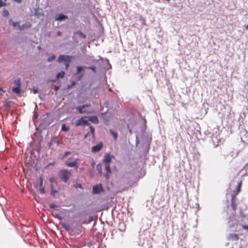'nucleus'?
I'll return each instance as SVG.
<instances>
[{"label":"nucleus","instance_id":"nucleus-50","mask_svg":"<svg viewBox=\"0 0 248 248\" xmlns=\"http://www.w3.org/2000/svg\"><path fill=\"white\" fill-rule=\"evenodd\" d=\"M5 2L7 0H4Z\"/></svg>","mask_w":248,"mask_h":248},{"label":"nucleus","instance_id":"nucleus-44","mask_svg":"<svg viewBox=\"0 0 248 248\" xmlns=\"http://www.w3.org/2000/svg\"><path fill=\"white\" fill-rule=\"evenodd\" d=\"M55 164V162H53L52 163H50L48 165H54Z\"/></svg>","mask_w":248,"mask_h":248},{"label":"nucleus","instance_id":"nucleus-19","mask_svg":"<svg viewBox=\"0 0 248 248\" xmlns=\"http://www.w3.org/2000/svg\"><path fill=\"white\" fill-rule=\"evenodd\" d=\"M62 227L66 231H70L71 230V228L69 225L66 224V223H63L62 224Z\"/></svg>","mask_w":248,"mask_h":248},{"label":"nucleus","instance_id":"nucleus-39","mask_svg":"<svg viewBox=\"0 0 248 248\" xmlns=\"http://www.w3.org/2000/svg\"><path fill=\"white\" fill-rule=\"evenodd\" d=\"M82 106L85 108V107H90V104H86L83 105Z\"/></svg>","mask_w":248,"mask_h":248},{"label":"nucleus","instance_id":"nucleus-36","mask_svg":"<svg viewBox=\"0 0 248 248\" xmlns=\"http://www.w3.org/2000/svg\"><path fill=\"white\" fill-rule=\"evenodd\" d=\"M40 191L41 193H42V194L45 193V188L44 187H43V186L40 188Z\"/></svg>","mask_w":248,"mask_h":248},{"label":"nucleus","instance_id":"nucleus-17","mask_svg":"<svg viewBox=\"0 0 248 248\" xmlns=\"http://www.w3.org/2000/svg\"><path fill=\"white\" fill-rule=\"evenodd\" d=\"M230 238L233 240H237L239 239V236L237 234L231 233L230 235Z\"/></svg>","mask_w":248,"mask_h":248},{"label":"nucleus","instance_id":"nucleus-9","mask_svg":"<svg viewBox=\"0 0 248 248\" xmlns=\"http://www.w3.org/2000/svg\"><path fill=\"white\" fill-rule=\"evenodd\" d=\"M54 144H56V146H58L60 145V142L57 137H53L50 142L49 143V146L50 147Z\"/></svg>","mask_w":248,"mask_h":248},{"label":"nucleus","instance_id":"nucleus-24","mask_svg":"<svg viewBox=\"0 0 248 248\" xmlns=\"http://www.w3.org/2000/svg\"><path fill=\"white\" fill-rule=\"evenodd\" d=\"M231 206L232 209L235 211L237 208V205L235 202H231Z\"/></svg>","mask_w":248,"mask_h":248},{"label":"nucleus","instance_id":"nucleus-51","mask_svg":"<svg viewBox=\"0 0 248 248\" xmlns=\"http://www.w3.org/2000/svg\"><path fill=\"white\" fill-rule=\"evenodd\" d=\"M247 133H248V131L247 132Z\"/></svg>","mask_w":248,"mask_h":248},{"label":"nucleus","instance_id":"nucleus-18","mask_svg":"<svg viewBox=\"0 0 248 248\" xmlns=\"http://www.w3.org/2000/svg\"><path fill=\"white\" fill-rule=\"evenodd\" d=\"M89 128H90V131L87 133V135H92L93 136H94V128L92 126H90Z\"/></svg>","mask_w":248,"mask_h":248},{"label":"nucleus","instance_id":"nucleus-38","mask_svg":"<svg viewBox=\"0 0 248 248\" xmlns=\"http://www.w3.org/2000/svg\"><path fill=\"white\" fill-rule=\"evenodd\" d=\"M56 207H57V205H56L55 204H51L49 205V207L52 209H53Z\"/></svg>","mask_w":248,"mask_h":248},{"label":"nucleus","instance_id":"nucleus-34","mask_svg":"<svg viewBox=\"0 0 248 248\" xmlns=\"http://www.w3.org/2000/svg\"><path fill=\"white\" fill-rule=\"evenodd\" d=\"M76 84V82L75 81H73L72 82V83L71 85H68L67 86V89H70V88H71L73 86H74Z\"/></svg>","mask_w":248,"mask_h":248},{"label":"nucleus","instance_id":"nucleus-46","mask_svg":"<svg viewBox=\"0 0 248 248\" xmlns=\"http://www.w3.org/2000/svg\"><path fill=\"white\" fill-rule=\"evenodd\" d=\"M245 167H248V163L247 164H246Z\"/></svg>","mask_w":248,"mask_h":248},{"label":"nucleus","instance_id":"nucleus-32","mask_svg":"<svg viewBox=\"0 0 248 248\" xmlns=\"http://www.w3.org/2000/svg\"><path fill=\"white\" fill-rule=\"evenodd\" d=\"M53 216L56 218H58L59 219H60L61 218V217H60L59 214L55 213V214H53Z\"/></svg>","mask_w":248,"mask_h":248},{"label":"nucleus","instance_id":"nucleus-16","mask_svg":"<svg viewBox=\"0 0 248 248\" xmlns=\"http://www.w3.org/2000/svg\"><path fill=\"white\" fill-rule=\"evenodd\" d=\"M109 132L110 134L112 135V136L113 137L114 140H116L118 137V134L117 132L113 131L111 129L109 130Z\"/></svg>","mask_w":248,"mask_h":248},{"label":"nucleus","instance_id":"nucleus-14","mask_svg":"<svg viewBox=\"0 0 248 248\" xmlns=\"http://www.w3.org/2000/svg\"><path fill=\"white\" fill-rule=\"evenodd\" d=\"M77 109L80 114L88 113L87 110L84 109V108L82 106H80L77 108Z\"/></svg>","mask_w":248,"mask_h":248},{"label":"nucleus","instance_id":"nucleus-22","mask_svg":"<svg viewBox=\"0 0 248 248\" xmlns=\"http://www.w3.org/2000/svg\"><path fill=\"white\" fill-rule=\"evenodd\" d=\"M21 27H22L23 30H24L25 29L31 28V24L30 23H28L27 24L22 25Z\"/></svg>","mask_w":248,"mask_h":248},{"label":"nucleus","instance_id":"nucleus-35","mask_svg":"<svg viewBox=\"0 0 248 248\" xmlns=\"http://www.w3.org/2000/svg\"><path fill=\"white\" fill-rule=\"evenodd\" d=\"M40 186L41 187L43 186V179L42 177H40V183H39Z\"/></svg>","mask_w":248,"mask_h":248},{"label":"nucleus","instance_id":"nucleus-20","mask_svg":"<svg viewBox=\"0 0 248 248\" xmlns=\"http://www.w3.org/2000/svg\"><path fill=\"white\" fill-rule=\"evenodd\" d=\"M69 130V126H67L65 124H63L62 125L61 130L65 132H67Z\"/></svg>","mask_w":248,"mask_h":248},{"label":"nucleus","instance_id":"nucleus-12","mask_svg":"<svg viewBox=\"0 0 248 248\" xmlns=\"http://www.w3.org/2000/svg\"><path fill=\"white\" fill-rule=\"evenodd\" d=\"M242 181L239 182L236 186L235 189L233 190V193L235 194H238L241 191L242 186Z\"/></svg>","mask_w":248,"mask_h":248},{"label":"nucleus","instance_id":"nucleus-43","mask_svg":"<svg viewBox=\"0 0 248 248\" xmlns=\"http://www.w3.org/2000/svg\"><path fill=\"white\" fill-rule=\"evenodd\" d=\"M4 92L5 91L3 90H0V95H2Z\"/></svg>","mask_w":248,"mask_h":248},{"label":"nucleus","instance_id":"nucleus-48","mask_svg":"<svg viewBox=\"0 0 248 248\" xmlns=\"http://www.w3.org/2000/svg\"><path fill=\"white\" fill-rule=\"evenodd\" d=\"M34 93H37V90H34Z\"/></svg>","mask_w":248,"mask_h":248},{"label":"nucleus","instance_id":"nucleus-7","mask_svg":"<svg viewBox=\"0 0 248 248\" xmlns=\"http://www.w3.org/2000/svg\"><path fill=\"white\" fill-rule=\"evenodd\" d=\"M103 145L102 142L99 143L98 144L94 145L92 148V152L93 153H96L100 151L103 148Z\"/></svg>","mask_w":248,"mask_h":248},{"label":"nucleus","instance_id":"nucleus-27","mask_svg":"<svg viewBox=\"0 0 248 248\" xmlns=\"http://www.w3.org/2000/svg\"><path fill=\"white\" fill-rule=\"evenodd\" d=\"M11 25L14 27H18V26L19 25V22H12L11 23Z\"/></svg>","mask_w":248,"mask_h":248},{"label":"nucleus","instance_id":"nucleus-23","mask_svg":"<svg viewBox=\"0 0 248 248\" xmlns=\"http://www.w3.org/2000/svg\"><path fill=\"white\" fill-rule=\"evenodd\" d=\"M14 83L16 86V87H20L21 86V81L20 79H16L15 80Z\"/></svg>","mask_w":248,"mask_h":248},{"label":"nucleus","instance_id":"nucleus-40","mask_svg":"<svg viewBox=\"0 0 248 248\" xmlns=\"http://www.w3.org/2000/svg\"><path fill=\"white\" fill-rule=\"evenodd\" d=\"M242 228H243L244 229L247 230V229H248V225H243V226H242Z\"/></svg>","mask_w":248,"mask_h":248},{"label":"nucleus","instance_id":"nucleus-41","mask_svg":"<svg viewBox=\"0 0 248 248\" xmlns=\"http://www.w3.org/2000/svg\"><path fill=\"white\" fill-rule=\"evenodd\" d=\"M62 34V32L60 31H58L57 32V35L58 36H61Z\"/></svg>","mask_w":248,"mask_h":248},{"label":"nucleus","instance_id":"nucleus-10","mask_svg":"<svg viewBox=\"0 0 248 248\" xmlns=\"http://www.w3.org/2000/svg\"><path fill=\"white\" fill-rule=\"evenodd\" d=\"M105 170L107 171V173L105 174V177L108 180L109 177V174L111 173V169L109 164H105Z\"/></svg>","mask_w":248,"mask_h":248},{"label":"nucleus","instance_id":"nucleus-1","mask_svg":"<svg viewBox=\"0 0 248 248\" xmlns=\"http://www.w3.org/2000/svg\"><path fill=\"white\" fill-rule=\"evenodd\" d=\"M72 56L64 55H60L58 59V62H63L65 65V69L67 70L72 61Z\"/></svg>","mask_w":248,"mask_h":248},{"label":"nucleus","instance_id":"nucleus-15","mask_svg":"<svg viewBox=\"0 0 248 248\" xmlns=\"http://www.w3.org/2000/svg\"><path fill=\"white\" fill-rule=\"evenodd\" d=\"M12 91H13V92H14L17 94H19L21 93L20 87H13L12 88Z\"/></svg>","mask_w":248,"mask_h":248},{"label":"nucleus","instance_id":"nucleus-45","mask_svg":"<svg viewBox=\"0 0 248 248\" xmlns=\"http://www.w3.org/2000/svg\"><path fill=\"white\" fill-rule=\"evenodd\" d=\"M129 185L130 186H133V184H131V183H129Z\"/></svg>","mask_w":248,"mask_h":248},{"label":"nucleus","instance_id":"nucleus-26","mask_svg":"<svg viewBox=\"0 0 248 248\" xmlns=\"http://www.w3.org/2000/svg\"><path fill=\"white\" fill-rule=\"evenodd\" d=\"M85 68H86V67L78 66L77 67V73H79L81 71H82Z\"/></svg>","mask_w":248,"mask_h":248},{"label":"nucleus","instance_id":"nucleus-25","mask_svg":"<svg viewBox=\"0 0 248 248\" xmlns=\"http://www.w3.org/2000/svg\"><path fill=\"white\" fill-rule=\"evenodd\" d=\"M237 194H235L233 193L232 196L231 202H235L236 200V196Z\"/></svg>","mask_w":248,"mask_h":248},{"label":"nucleus","instance_id":"nucleus-47","mask_svg":"<svg viewBox=\"0 0 248 248\" xmlns=\"http://www.w3.org/2000/svg\"><path fill=\"white\" fill-rule=\"evenodd\" d=\"M246 29L247 30H248V25L247 26H246Z\"/></svg>","mask_w":248,"mask_h":248},{"label":"nucleus","instance_id":"nucleus-30","mask_svg":"<svg viewBox=\"0 0 248 248\" xmlns=\"http://www.w3.org/2000/svg\"><path fill=\"white\" fill-rule=\"evenodd\" d=\"M3 14L4 16H7L9 15V12L8 10L5 9L3 11Z\"/></svg>","mask_w":248,"mask_h":248},{"label":"nucleus","instance_id":"nucleus-33","mask_svg":"<svg viewBox=\"0 0 248 248\" xmlns=\"http://www.w3.org/2000/svg\"><path fill=\"white\" fill-rule=\"evenodd\" d=\"M87 68L88 69H90L92 70L94 73L96 72V68L95 67H94V66L88 67Z\"/></svg>","mask_w":248,"mask_h":248},{"label":"nucleus","instance_id":"nucleus-4","mask_svg":"<svg viewBox=\"0 0 248 248\" xmlns=\"http://www.w3.org/2000/svg\"><path fill=\"white\" fill-rule=\"evenodd\" d=\"M87 117H82L80 119L77 120L75 122V124L77 126H80L81 125H88L90 124L88 119H87Z\"/></svg>","mask_w":248,"mask_h":248},{"label":"nucleus","instance_id":"nucleus-28","mask_svg":"<svg viewBox=\"0 0 248 248\" xmlns=\"http://www.w3.org/2000/svg\"><path fill=\"white\" fill-rule=\"evenodd\" d=\"M56 57L54 55H53L51 57L48 58L47 61L48 62H51L54 60H55Z\"/></svg>","mask_w":248,"mask_h":248},{"label":"nucleus","instance_id":"nucleus-6","mask_svg":"<svg viewBox=\"0 0 248 248\" xmlns=\"http://www.w3.org/2000/svg\"><path fill=\"white\" fill-rule=\"evenodd\" d=\"M103 191V188L101 184L94 185L93 187L92 192L93 194H97Z\"/></svg>","mask_w":248,"mask_h":248},{"label":"nucleus","instance_id":"nucleus-29","mask_svg":"<svg viewBox=\"0 0 248 248\" xmlns=\"http://www.w3.org/2000/svg\"><path fill=\"white\" fill-rule=\"evenodd\" d=\"M71 154V153L69 151H66L65 152L63 157H62V158H64V157H66L67 156L69 155H70Z\"/></svg>","mask_w":248,"mask_h":248},{"label":"nucleus","instance_id":"nucleus-11","mask_svg":"<svg viewBox=\"0 0 248 248\" xmlns=\"http://www.w3.org/2000/svg\"><path fill=\"white\" fill-rule=\"evenodd\" d=\"M67 18L68 16H67L64 15L63 14H60L56 16L55 20L62 21Z\"/></svg>","mask_w":248,"mask_h":248},{"label":"nucleus","instance_id":"nucleus-5","mask_svg":"<svg viewBox=\"0 0 248 248\" xmlns=\"http://www.w3.org/2000/svg\"><path fill=\"white\" fill-rule=\"evenodd\" d=\"M69 158L66 160L65 162V164L69 167H74L76 169H77L78 168V162L79 161V159L77 158L73 162H70Z\"/></svg>","mask_w":248,"mask_h":248},{"label":"nucleus","instance_id":"nucleus-8","mask_svg":"<svg viewBox=\"0 0 248 248\" xmlns=\"http://www.w3.org/2000/svg\"><path fill=\"white\" fill-rule=\"evenodd\" d=\"M112 157V155H110L109 154H106L103 158V163H104L105 164H109Z\"/></svg>","mask_w":248,"mask_h":248},{"label":"nucleus","instance_id":"nucleus-37","mask_svg":"<svg viewBox=\"0 0 248 248\" xmlns=\"http://www.w3.org/2000/svg\"><path fill=\"white\" fill-rule=\"evenodd\" d=\"M97 170L99 171V172H101V166L100 165H97Z\"/></svg>","mask_w":248,"mask_h":248},{"label":"nucleus","instance_id":"nucleus-21","mask_svg":"<svg viewBox=\"0 0 248 248\" xmlns=\"http://www.w3.org/2000/svg\"><path fill=\"white\" fill-rule=\"evenodd\" d=\"M64 75L65 72L64 71H61L57 75L56 78H62L64 77Z\"/></svg>","mask_w":248,"mask_h":248},{"label":"nucleus","instance_id":"nucleus-49","mask_svg":"<svg viewBox=\"0 0 248 248\" xmlns=\"http://www.w3.org/2000/svg\"><path fill=\"white\" fill-rule=\"evenodd\" d=\"M80 169V170H83V169H84V168H81Z\"/></svg>","mask_w":248,"mask_h":248},{"label":"nucleus","instance_id":"nucleus-42","mask_svg":"<svg viewBox=\"0 0 248 248\" xmlns=\"http://www.w3.org/2000/svg\"><path fill=\"white\" fill-rule=\"evenodd\" d=\"M18 29L19 31H22V30H23L22 27H21V26H20V25L18 26Z\"/></svg>","mask_w":248,"mask_h":248},{"label":"nucleus","instance_id":"nucleus-13","mask_svg":"<svg viewBox=\"0 0 248 248\" xmlns=\"http://www.w3.org/2000/svg\"><path fill=\"white\" fill-rule=\"evenodd\" d=\"M88 120L94 124H97L99 123V120L97 117L96 116H92L90 117Z\"/></svg>","mask_w":248,"mask_h":248},{"label":"nucleus","instance_id":"nucleus-31","mask_svg":"<svg viewBox=\"0 0 248 248\" xmlns=\"http://www.w3.org/2000/svg\"><path fill=\"white\" fill-rule=\"evenodd\" d=\"M6 5V3L0 0V8Z\"/></svg>","mask_w":248,"mask_h":248},{"label":"nucleus","instance_id":"nucleus-3","mask_svg":"<svg viewBox=\"0 0 248 248\" xmlns=\"http://www.w3.org/2000/svg\"><path fill=\"white\" fill-rule=\"evenodd\" d=\"M49 182L51 183L50 187H51V192L50 195L52 196H55V194L58 192V191L55 189L54 184H56L57 185L58 183L56 181V179L54 177H51L49 179Z\"/></svg>","mask_w":248,"mask_h":248},{"label":"nucleus","instance_id":"nucleus-2","mask_svg":"<svg viewBox=\"0 0 248 248\" xmlns=\"http://www.w3.org/2000/svg\"><path fill=\"white\" fill-rule=\"evenodd\" d=\"M72 174L70 170L67 169L61 170L59 172L60 179L64 183H67Z\"/></svg>","mask_w":248,"mask_h":248}]
</instances>
